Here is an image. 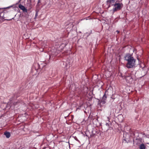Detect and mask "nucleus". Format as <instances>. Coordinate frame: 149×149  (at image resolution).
Listing matches in <instances>:
<instances>
[{
  "mask_svg": "<svg viewBox=\"0 0 149 149\" xmlns=\"http://www.w3.org/2000/svg\"><path fill=\"white\" fill-rule=\"evenodd\" d=\"M125 60L127 62L126 64L127 68H131L135 67L136 60L131 54H127L125 55Z\"/></svg>",
  "mask_w": 149,
  "mask_h": 149,
  "instance_id": "nucleus-1",
  "label": "nucleus"
},
{
  "mask_svg": "<svg viewBox=\"0 0 149 149\" xmlns=\"http://www.w3.org/2000/svg\"><path fill=\"white\" fill-rule=\"evenodd\" d=\"M112 6L114 7L112 9L113 13L121 9L123 6V5L122 3H116V2Z\"/></svg>",
  "mask_w": 149,
  "mask_h": 149,
  "instance_id": "nucleus-2",
  "label": "nucleus"
},
{
  "mask_svg": "<svg viewBox=\"0 0 149 149\" xmlns=\"http://www.w3.org/2000/svg\"><path fill=\"white\" fill-rule=\"evenodd\" d=\"M108 94L107 90L105 91L100 101V103L102 104H104L106 103V100L107 99V95Z\"/></svg>",
  "mask_w": 149,
  "mask_h": 149,
  "instance_id": "nucleus-3",
  "label": "nucleus"
},
{
  "mask_svg": "<svg viewBox=\"0 0 149 149\" xmlns=\"http://www.w3.org/2000/svg\"><path fill=\"white\" fill-rule=\"evenodd\" d=\"M117 0H107V4L109 5L108 8L112 6L113 4H114L116 2H117V1H116Z\"/></svg>",
  "mask_w": 149,
  "mask_h": 149,
  "instance_id": "nucleus-4",
  "label": "nucleus"
},
{
  "mask_svg": "<svg viewBox=\"0 0 149 149\" xmlns=\"http://www.w3.org/2000/svg\"><path fill=\"white\" fill-rule=\"evenodd\" d=\"M19 7L21 10H22L23 12L26 13L27 12V10L26 8L24 6L20 4L19 5Z\"/></svg>",
  "mask_w": 149,
  "mask_h": 149,
  "instance_id": "nucleus-5",
  "label": "nucleus"
},
{
  "mask_svg": "<svg viewBox=\"0 0 149 149\" xmlns=\"http://www.w3.org/2000/svg\"><path fill=\"white\" fill-rule=\"evenodd\" d=\"M4 134L7 138H9L10 136V134L8 132L6 131L4 132Z\"/></svg>",
  "mask_w": 149,
  "mask_h": 149,
  "instance_id": "nucleus-6",
  "label": "nucleus"
},
{
  "mask_svg": "<svg viewBox=\"0 0 149 149\" xmlns=\"http://www.w3.org/2000/svg\"><path fill=\"white\" fill-rule=\"evenodd\" d=\"M65 46V45L64 44H62L59 47V50H62L64 48Z\"/></svg>",
  "mask_w": 149,
  "mask_h": 149,
  "instance_id": "nucleus-7",
  "label": "nucleus"
},
{
  "mask_svg": "<svg viewBox=\"0 0 149 149\" xmlns=\"http://www.w3.org/2000/svg\"><path fill=\"white\" fill-rule=\"evenodd\" d=\"M146 147L143 143L141 144L139 146V149H145Z\"/></svg>",
  "mask_w": 149,
  "mask_h": 149,
  "instance_id": "nucleus-8",
  "label": "nucleus"
},
{
  "mask_svg": "<svg viewBox=\"0 0 149 149\" xmlns=\"http://www.w3.org/2000/svg\"><path fill=\"white\" fill-rule=\"evenodd\" d=\"M143 70L145 71V72L147 73L148 71V68L146 67V66H144L143 68H142Z\"/></svg>",
  "mask_w": 149,
  "mask_h": 149,
  "instance_id": "nucleus-9",
  "label": "nucleus"
},
{
  "mask_svg": "<svg viewBox=\"0 0 149 149\" xmlns=\"http://www.w3.org/2000/svg\"><path fill=\"white\" fill-rule=\"evenodd\" d=\"M144 66H146L144 63L142 62L140 64V67L141 68H143Z\"/></svg>",
  "mask_w": 149,
  "mask_h": 149,
  "instance_id": "nucleus-10",
  "label": "nucleus"
},
{
  "mask_svg": "<svg viewBox=\"0 0 149 149\" xmlns=\"http://www.w3.org/2000/svg\"><path fill=\"white\" fill-rule=\"evenodd\" d=\"M38 15V11L36 10V14H35V17H37Z\"/></svg>",
  "mask_w": 149,
  "mask_h": 149,
  "instance_id": "nucleus-11",
  "label": "nucleus"
},
{
  "mask_svg": "<svg viewBox=\"0 0 149 149\" xmlns=\"http://www.w3.org/2000/svg\"><path fill=\"white\" fill-rule=\"evenodd\" d=\"M74 139H75L76 140V141H79L78 140V139L77 138V137H76V136L74 137Z\"/></svg>",
  "mask_w": 149,
  "mask_h": 149,
  "instance_id": "nucleus-12",
  "label": "nucleus"
},
{
  "mask_svg": "<svg viewBox=\"0 0 149 149\" xmlns=\"http://www.w3.org/2000/svg\"><path fill=\"white\" fill-rule=\"evenodd\" d=\"M106 126H108V127H109V123H107L106 124Z\"/></svg>",
  "mask_w": 149,
  "mask_h": 149,
  "instance_id": "nucleus-13",
  "label": "nucleus"
},
{
  "mask_svg": "<svg viewBox=\"0 0 149 149\" xmlns=\"http://www.w3.org/2000/svg\"><path fill=\"white\" fill-rule=\"evenodd\" d=\"M123 116L122 115H120L118 116V118H122Z\"/></svg>",
  "mask_w": 149,
  "mask_h": 149,
  "instance_id": "nucleus-14",
  "label": "nucleus"
},
{
  "mask_svg": "<svg viewBox=\"0 0 149 149\" xmlns=\"http://www.w3.org/2000/svg\"><path fill=\"white\" fill-rule=\"evenodd\" d=\"M14 19V17L12 19H6V20H8V21H10V20L12 19Z\"/></svg>",
  "mask_w": 149,
  "mask_h": 149,
  "instance_id": "nucleus-15",
  "label": "nucleus"
},
{
  "mask_svg": "<svg viewBox=\"0 0 149 149\" xmlns=\"http://www.w3.org/2000/svg\"><path fill=\"white\" fill-rule=\"evenodd\" d=\"M40 1H41L40 0H38V4L39 3H40Z\"/></svg>",
  "mask_w": 149,
  "mask_h": 149,
  "instance_id": "nucleus-16",
  "label": "nucleus"
},
{
  "mask_svg": "<svg viewBox=\"0 0 149 149\" xmlns=\"http://www.w3.org/2000/svg\"><path fill=\"white\" fill-rule=\"evenodd\" d=\"M123 121V118H122V119H121L120 120H119V122H122Z\"/></svg>",
  "mask_w": 149,
  "mask_h": 149,
  "instance_id": "nucleus-17",
  "label": "nucleus"
},
{
  "mask_svg": "<svg viewBox=\"0 0 149 149\" xmlns=\"http://www.w3.org/2000/svg\"><path fill=\"white\" fill-rule=\"evenodd\" d=\"M116 32H117V33H118L119 32V31H118L117 30L116 31Z\"/></svg>",
  "mask_w": 149,
  "mask_h": 149,
  "instance_id": "nucleus-18",
  "label": "nucleus"
},
{
  "mask_svg": "<svg viewBox=\"0 0 149 149\" xmlns=\"http://www.w3.org/2000/svg\"><path fill=\"white\" fill-rule=\"evenodd\" d=\"M148 137L149 138V135H148Z\"/></svg>",
  "mask_w": 149,
  "mask_h": 149,
  "instance_id": "nucleus-19",
  "label": "nucleus"
}]
</instances>
